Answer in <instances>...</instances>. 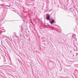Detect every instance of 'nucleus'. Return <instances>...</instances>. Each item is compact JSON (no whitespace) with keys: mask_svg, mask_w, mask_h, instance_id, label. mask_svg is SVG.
Segmentation results:
<instances>
[{"mask_svg":"<svg viewBox=\"0 0 78 78\" xmlns=\"http://www.w3.org/2000/svg\"><path fill=\"white\" fill-rule=\"evenodd\" d=\"M47 16L46 17V19L47 20H48L50 19V16L49 15L47 14Z\"/></svg>","mask_w":78,"mask_h":78,"instance_id":"f257e3e1","label":"nucleus"},{"mask_svg":"<svg viewBox=\"0 0 78 78\" xmlns=\"http://www.w3.org/2000/svg\"><path fill=\"white\" fill-rule=\"evenodd\" d=\"M54 22H55V20H52L51 22V24H53V23Z\"/></svg>","mask_w":78,"mask_h":78,"instance_id":"f03ea898","label":"nucleus"}]
</instances>
